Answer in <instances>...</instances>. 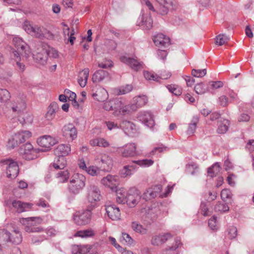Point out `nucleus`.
<instances>
[{
    "label": "nucleus",
    "mask_w": 254,
    "mask_h": 254,
    "mask_svg": "<svg viewBox=\"0 0 254 254\" xmlns=\"http://www.w3.org/2000/svg\"><path fill=\"white\" fill-rule=\"evenodd\" d=\"M120 152L123 157L128 158L139 154L136 150V145L134 143H129L120 148Z\"/></svg>",
    "instance_id": "12"
},
{
    "label": "nucleus",
    "mask_w": 254,
    "mask_h": 254,
    "mask_svg": "<svg viewBox=\"0 0 254 254\" xmlns=\"http://www.w3.org/2000/svg\"><path fill=\"white\" fill-rule=\"evenodd\" d=\"M156 46L158 47H166L169 45L170 39L163 34L159 33L155 35L153 39Z\"/></svg>",
    "instance_id": "25"
},
{
    "label": "nucleus",
    "mask_w": 254,
    "mask_h": 254,
    "mask_svg": "<svg viewBox=\"0 0 254 254\" xmlns=\"http://www.w3.org/2000/svg\"><path fill=\"white\" fill-rule=\"evenodd\" d=\"M92 209H87L82 212L75 213L73 216L74 223L79 226L85 225L89 223L91 218Z\"/></svg>",
    "instance_id": "6"
},
{
    "label": "nucleus",
    "mask_w": 254,
    "mask_h": 254,
    "mask_svg": "<svg viewBox=\"0 0 254 254\" xmlns=\"http://www.w3.org/2000/svg\"><path fill=\"white\" fill-rule=\"evenodd\" d=\"M192 75L196 77H201L204 76L206 74V69H193L191 71Z\"/></svg>",
    "instance_id": "60"
},
{
    "label": "nucleus",
    "mask_w": 254,
    "mask_h": 254,
    "mask_svg": "<svg viewBox=\"0 0 254 254\" xmlns=\"http://www.w3.org/2000/svg\"><path fill=\"white\" fill-rule=\"evenodd\" d=\"M10 242L16 245L22 242V236L18 230L13 231V233L10 235Z\"/></svg>",
    "instance_id": "45"
},
{
    "label": "nucleus",
    "mask_w": 254,
    "mask_h": 254,
    "mask_svg": "<svg viewBox=\"0 0 254 254\" xmlns=\"http://www.w3.org/2000/svg\"><path fill=\"white\" fill-rule=\"evenodd\" d=\"M167 88L171 93L176 96H180L182 93V88L177 85H168Z\"/></svg>",
    "instance_id": "48"
},
{
    "label": "nucleus",
    "mask_w": 254,
    "mask_h": 254,
    "mask_svg": "<svg viewBox=\"0 0 254 254\" xmlns=\"http://www.w3.org/2000/svg\"><path fill=\"white\" fill-rule=\"evenodd\" d=\"M109 73L104 70H97L92 76V81L94 83L99 82L108 77Z\"/></svg>",
    "instance_id": "34"
},
{
    "label": "nucleus",
    "mask_w": 254,
    "mask_h": 254,
    "mask_svg": "<svg viewBox=\"0 0 254 254\" xmlns=\"http://www.w3.org/2000/svg\"><path fill=\"white\" fill-rule=\"evenodd\" d=\"M10 97V93L8 90L0 89V100L1 102H6L9 99Z\"/></svg>",
    "instance_id": "54"
},
{
    "label": "nucleus",
    "mask_w": 254,
    "mask_h": 254,
    "mask_svg": "<svg viewBox=\"0 0 254 254\" xmlns=\"http://www.w3.org/2000/svg\"><path fill=\"white\" fill-rule=\"evenodd\" d=\"M30 35L40 39H52L54 37L53 34L47 29L36 25H34Z\"/></svg>",
    "instance_id": "13"
},
{
    "label": "nucleus",
    "mask_w": 254,
    "mask_h": 254,
    "mask_svg": "<svg viewBox=\"0 0 254 254\" xmlns=\"http://www.w3.org/2000/svg\"><path fill=\"white\" fill-rule=\"evenodd\" d=\"M62 131L63 136L67 139L72 141L77 137V129L72 124L64 125L63 127Z\"/></svg>",
    "instance_id": "15"
},
{
    "label": "nucleus",
    "mask_w": 254,
    "mask_h": 254,
    "mask_svg": "<svg viewBox=\"0 0 254 254\" xmlns=\"http://www.w3.org/2000/svg\"><path fill=\"white\" fill-rule=\"evenodd\" d=\"M47 52L43 50L41 53L33 55V58L41 64H44L47 60Z\"/></svg>",
    "instance_id": "44"
},
{
    "label": "nucleus",
    "mask_w": 254,
    "mask_h": 254,
    "mask_svg": "<svg viewBox=\"0 0 254 254\" xmlns=\"http://www.w3.org/2000/svg\"><path fill=\"white\" fill-rule=\"evenodd\" d=\"M101 171L102 170L100 168L96 166L91 165L88 167V169L86 172L91 176L98 177L100 176Z\"/></svg>",
    "instance_id": "43"
},
{
    "label": "nucleus",
    "mask_w": 254,
    "mask_h": 254,
    "mask_svg": "<svg viewBox=\"0 0 254 254\" xmlns=\"http://www.w3.org/2000/svg\"><path fill=\"white\" fill-rule=\"evenodd\" d=\"M120 183V178L117 175H108L101 180V184L112 190H116Z\"/></svg>",
    "instance_id": "10"
},
{
    "label": "nucleus",
    "mask_w": 254,
    "mask_h": 254,
    "mask_svg": "<svg viewBox=\"0 0 254 254\" xmlns=\"http://www.w3.org/2000/svg\"><path fill=\"white\" fill-rule=\"evenodd\" d=\"M216 211L226 212L229 211V208L226 204L218 202L214 207Z\"/></svg>",
    "instance_id": "55"
},
{
    "label": "nucleus",
    "mask_w": 254,
    "mask_h": 254,
    "mask_svg": "<svg viewBox=\"0 0 254 254\" xmlns=\"http://www.w3.org/2000/svg\"><path fill=\"white\" fill-rule=\"evenodd\" d=\"M59 110V107L58 103L55 102L51 103L49 106L45 115L46 119L48 121H52L55 118L56 114Z\"/></svg>",
    "instance_id": "23"
},
{
    "label": "nucleus",
    "mask_w": 254,
    "mask_h": 254,
    "mask_svg": "<svg viewBox=\"0 0 254 254\" xmlns=\"http://www.w3.org/2000/svg\"><path fill=\"white\" fill-rule=\"evenodd\" d=\"M120 60L122 62L128 65L132 69L137 71L142 67V63L139 62L137 60L127 57L126 56H122Z\"/></svg>",
    "instance_id": "21"
},
{
    "label": "nucleus",
    "mask_w": 254,
    "mask_h": 254,
    "mask_svg": "<svg viewBox=\"0 0 254 254\" xmlns=\"http://www.w3.org/2000/svg\"><path fill=\"white\" fill-rule=\"evenodd\" d=\"M223 83L221 81H210L208 83V88L212 90L217 89L223 86Z\"/></svg>",
    "instance_id": "57"
},
{
    "label": "nucleus",
    "mask_w": 254,
    "mask_h": 254,
    "mask_svg": "<svg viewBox=\"0 0 254 254\" xmlns=\"http://www.w3.org/2000/svg\"><path fill=\"white\" fill-rule=\"evenodd\" d=\"M221 170V167L219 163H215L211 167L208 169V174L211 177L216 176Z\"/></svg>",
    "instance_id": "46"
},
{
    "label": "nucleus",
    "mask_w": 254,
    "mask_h": 254,
    "mask_svg": "<svg viewBox=\"0 0 254 254\" xmlns=\"http://www.w3.org/2000/svg\"><path fill=\"white\" fill-rule=\"evenodd\" d=\"M56 178L60 183L66 182L69 179V173L67 170L60 171L56 174Z\"/></svg>",
    "instance_id": "42"
},
{
    "label": "nucleus",
    "mask_w": 254,
    "mask_h": 254,
    "mask_svg": "<svg viewBox=\"0 0 254 254\" xmlns=\"http://www.w3.org/2000/svg\"><path fill=\"white\" fill-rule=\"evenodd\" d=\"M153 21L150 14H142L138 17L137 24L143 30H149L152 27Z\"/></svg>",
    "instance_id": "18"
},
{
    "label": "nucleus",
    "mask_w": 254,
    "mask_h": 254,
    "mask_svg": "<svg viewBox=\"0 0 254 254\" xmlns=\"http://www.w3.org/2000/svg\"><path fill=\"white\" fill-rule=\"evenodd\" d=\"M12 206L18 213L29 210L32 207V204L24 203L19 200H14L12 202Z\"/></svg>",
    "instance_id": "28"
},
{
    "label": "nucleus",
    "mask_w": 254,
    "mask_h": 254,
    "mask_svg": "<svg viewBox=\"0 0 254 254\" xmlns=\"http://www.w3.org/2000/svg\"><path fill=\"white\" fill-rule=\"evenodd\" d=\"M89 69L88 68L83 69L79 73L78 82L80 86L84 87L86 86L89 76Z\"/></svg>",
    "instance_id": "35"
},
{
    "label": "nucleus",
    "mask_w": 254,
    "mask_h": 254,
    "mask_svg": "<svg viewBox=\"0 0 254 254\" xmlns=\"http://www.w3.org/2000/svg\"><path fill=\"white\" fill-rule=\"evenodd\" d=\"M172 237L173 235L170 233H160L152 238L151 243L153 246H160Z\"/></svg>",
    "instance_id": "19"
},
{
    "label": "nucleus",
    "mask_w": 254,
    "mask_h": 254,
    "mask_svg": "<svg viewBox=\"0 0 254 254\" xmlns=\"http://www.w3.org/2000/svg\"><path fill=\"white\" fill-rule=\"evenodd\" d=\"M1 163L6 165V174L8 178L14 179L18 176L19 170L17 162L11 159H6L2 160Z\"/></svg>",
    "instance_id": "5"
},
{
    "label": "nucleus",
    "mask_w": 254,
    "mask_h": 254,
    "mask_svg": "<svg viewBox=\"0 0 254 254\" xmlns=\"http://www.w3.org/2000/svg\"><path fill=\"white\" fill-rule=\"evenodd\" d=\"M199 212L204 216L210 215V212L209 211L206 204L204 202L201 203Z\"/></svg>",
    "instance_id": "61"
},
{
    "label": "nucleus",
    "mask_w": 254,
    "mask_h": 254,
    "mask_svg": "<svg viewBox=\"0 0 254 254\" xmlns=\"http://www.w3.org/2000/svg\"><path fill=\"white\" fill-rule=\"evenodd\" d=\"M133 163L141 167H148L153 164L154 161L151 159H142L133 161Z\"/></svg>",
    "instance_id": "50"
},
{
    "label": "nucleus",
    "mask_w": 254,
    "mask_h": 254,
    "mask_svg": "<svg viewBox=\"0 0 254 254\" xmlns=\"http://www.w3.org/2000/svg\"><path fill=\"white\" fill-rule=\"evenodd\" d=\"M106 211L109 217L112 220L120 219V210L116 205L112 204L106 205Z\"/></svg>",
    "instance_id": "20"
},
{
    "label": "nucleus",
    "mask_w": 254,
    "mask_h": 254,
    "mask_svg": "<svg viewBox=\"0 0 254 254\" xmlns=\"http://www.w3.org/2000/svg\"><path fill=\"white\" fill-rule=\"evenodd\" d=\"M160 4L159 12L161 15H165L169 9L172 6V0H156Z\"/></svg>",
    "instance_id": "27"
},
{
    "label": "nucleus",
    "mask_w": 254,
    "mask_h": 254,
    "mask_svg": "<svg viewBox=\"0 0 254 254\" xmlns=\"http://www.w3.org/2000/svg\"><path fill=\"white\" fill-rule=\"evenodd\" d=\"M96 160L97 162L101 165V167L105 170L111 169L113 165L112 158L106 154L99 155Z\"/></svg>",
    "instance_id": "17"
},
{
    "label": "nucleus",
    "mask_w": 254,
    "mask_h": 254,
    "mask_svg": "<svg viewBox=\"0 0 254 254\" xmlns=\"http://www.w3.org/2000/svg\"><path fill=\"white\" fill-rule=\"evenodd\" d=\"M101 192L98 186L91 184L86 188V200L92 207H94L96 202L100 201Z\"/></svg>",
    "instance_id": "3"
},
{
    "label": "nucleus",
    "mask_w": 254,
    "mask_h": 254,
    "mask_svg": "<svg viewBox=\"0 0 254 254\" xmlns=\"http://www.w3.org/2000/svg\"><path fill=\"white\" fill-rule=\"evenodd\" d=\"M137 118L138 121L148 127L151 128L155 125L153 115L149 111L140 112L137 115Z\"/></svg>",
    "instance_id": "11"
},
{
    "label": "nucleus",
    "mask_w": 254,
    "mask_h": 254,
    "mask_svg": "<svg viewBox=\"0 0 254 254\" xmlns=\"http://www.w3.org/2000/svg\"><path fill=\"white\" fill-rule=\"evenodd\" d=\"M86 177L82 174L75 173L69 178L67 185V190L71 194H79L85 186Z\"/></svg>",
    "instance_id": "2"
},
{
    "label": "nucleus",
    "mask_w": 254,
    "mask_h": 254,
    "mask_svg": "<svg viewBox=\"0 0 254 254\" xmlns=\"http://www.w3.org/2000/svg\"><path fill=\"white\" fill-rule=\"evenodd\" d=\"M93 97L99 102H103L107 99L108 94L106 90L100 88L92 95Z\"/></svg>",
    "instance_id": "33"
},
{
    "label": "nucleus",
    "mask_w": 254,
    "mask_h": 254,
    "mask_svg": "<svg viewBox=\"0 0 254 254\" xmlns=\"http://www.w3.org/2000/svg\"><path fill=\"white\" fill-rule=\"evenodd\" d=\"M13 44L17 48V51L19 56L21 55L22 56L27 58L31 54L29 47L21 38L19 37H15L13 39Z\"/></svg>",
    "instance_id": "7"
},
{
    "label": "nucleus",
    "mask_w": 254,
    "mask_h": 254,
    "mask_svg": "<svg viewBox=\"0 0 254 254\" xmlns=\"http://www.w3.org/2000/svg\"><path fill=\"white\" fill-rule=\"evenodd\" d=\"M31 136V132L28 130H23L19 131L14 135V139L18 141L19 143L25 141Z\"/></svg>",
    "instance_id": "30"
},
{
    "label": "nucleus",
    "mask_w": 254,
    "mask_h": 254,
    "mask_svg": "<svg viewBox=\"0 0 254 254\" xmlns=\"http://www.w3.org/2000/svg\"><path fill=\"white\" fill-rule=\"evenodd\" d=\"M143 75L145 78L147 80L159 81V76L152 72L145 71L143 72Z\"/></svg>",
    "instance_id": "51"
},
{
    "label": "nucleus",
    "mask_w": 254,
    "mask_h": 254,
    "mask_svg": "<svg viewBox=\"0 0 254 254\" xmlns=\"http://www.w3.org/2000/svg\"><path fill=\"white\" fill-rule=\"evenodd\" d=\"M37 142L40 146L45 148L40 149V152H45L49 150L51 146L56 143V140L50 135H45L38 138Z\"/></svg>",
    "instance_id": "9"
},
{
    "label": "nucleus",
    "mask_w": 254,
    "mask_h": 254,
    "mask_svg": "<svg viewBox=\"0 0 254 254\" xmlns=\"http://www.w3.org/2000/svg\"><path fill=\"white\" fill-rule=\"evenodd\" d=\"M47 238L44 234L39 235L38 236H34L32 238V242L34 244H38L45 240H47Z\"/></svg>",
    "instance_id": "63"
},
{
    "label": "nucleus",
    "mask_w": 254,
    "mask_h": 254,
    "mask_svg": "<svg viewBox=\"0 0 254 254\" xmlns=\"http://www.w3.org/2000/svg\"><path fill=\"white\" fill-rule=\"evenodd\" d=\"M103 108L106 111H113L115 116L125 115L132 112L129 104L126 105L121 99L115 98L105 102Z\"/></svg>",
    "instance_id": "1"
},
{
    "label": "nucleus",
    "mask_w": 254,
    "mask_h": 254,
    "mask_svg": "<svg viewBox=\"0 0 254 254\" xmlns=\"http://www.w3.org/2000/svg\"><path fill=\"white\" fill-rule=\"evenodd\" d=\"M34 26V25L31 24L30 21L26 20L23 22L22 28L27 33L30 34Z\"/></svg>",
    "instance_id": "59"
},
{
    "label": "nucleus",
    "mask_w": 254,
    "mask_h": 254,
    "mask_svg": "<svg viewBox=\"0 0 254 254\" xmlns=\"http://www.w3.org/2000/svg\"><path fill=\"white\" fill-rule=\"evenodd\" d=\"M66 165V161L63 156H58L53 164V166L56 169H63Z\"/></svg>",
    "instance_id": "38"
},
{
    "label": "nucleus",
    "mask_w": 254,
    "mask_h": 254,
    "mask_svg": "<svg viewBox=\"0 0 254 254\" xmlns=\"http://www.w3.org/2000/svg\"><path fill=\"white\" fill-rule=\"evenodd\" d=\"M117 193L116 200L119 203H125L126 202L127 191L124 188L115 190Z\"/></svg>",
    "instance_id": "40"
},
{
    "label": "nucleus",
    "mask_w": 254,
    "mask_h": 254,
    "mask_svg": "<svg viewBox=\"0 0 254 254\" xmlns=\"http://www.w3.org/2000/svg\"><path fill=\"white\" fill-rule=\"evenodd\" d=\"M195 92L198 94H203L208 91V88L204 87L202 83H199L196 84L194 88Z\"/></svg>",
    "instance_id": "53"
},
{
    "label": "nucleus",
    "mask_w": 254,
    "mask_h": 254,
    "mask_svg": "<svg viewBox=\"0 0 254 254\" xmlns=\"http://www.w3.org/2000/svg\"><path fill=\"white\" fill-rule=\"evenodd\" d=\"M19 152L24 159L31 160L38 157L40 149H34L30 143H26L20 147Z\"/></svg>",
    "instance_id": "4"
},
{
    "label": "nucleus",
    "mask_w": 254,
    "mask_h": 254,
    "mask_svg": "<svg viewBox=\"0 0 254 254\" xmlns=\"http://www.w3.org/2000/svg\"><path fill=\"white\" fill-rule=\"evenodd\" d=\"M186 170L189 173L194 175L198 172V166L196 163L192 162L187 165Z\"/></svg>",
    "instance_id": "49"
},
{
    "label": "nucleus",
    "mask_w": 254,
    "mask_h": 254,
    "mask_svg": "<svg viewBox=\"0 0 254 254\" xmlns=\"http://www.w3.org/2000/svg\"><path fill=\"white\" fill-rule=\"evenodd\" d=\"M90 247L88 245H73L71 247L72 254H85L89 252Z\"/></svg>",
    "instance_id": "36"
},
{
    "label": "nucleus",
    "mask_w": 254,
    "mask_h": 254,
    "mask_svg": "<svg viewBox=\"0 0 254 254\" xmlns=\"http://www.w3.org/2000/svg\"><path fill=\"white\" fill-rule=\"evenodd\" d=\"M95 233L94 231L91 229H88L84 230L77 231L75 234V237H79L82 238H86L91 237L94 236Z\"/></svg>",
    "instance_id": "41"
},
{
    "label": "nucleus",
    "mask_w": 254,
    "mask_h": 254,
    "mask_svg": "<svg viewBox=\"0 0 254 254\" xmlns=\"http://www.w3.org/2000/svg\"><path fill=\"white\" fill-rule=\"evenodd\" d=\"M26 108V103L24 99L17 98L12 103L11 108L13 112H21Z\"/></svg>",
    "instance_id": "32"
},
{
    "label": "nucleus",
    "mask_w": 254,
    "mask_h": 254,
    "mask_svg": "<svg viewBox=\"0 0 254 254\" xmlns=\"http://www.w3.org/2000/svg\"><path fill=\"white\" fill-rule=\"evenodd\" d=\"M25 230L26 232L29 233L43 232L46 234V235H44L47 237V239L49 237L55 235L56 232V231L53 228H49L47 229L43 230V229L40 227H31L30 226H26L25 228Z\"/></svg>",
    "instance_id": "22"
},
{
    "label": "nucleus",
    "mask_w": 254,
    "mask_h": 254,
    "mask_svg": "<svg viewBox=\"0 0 254 254\" xmlns=\"http://www.w3.org/2000/svg\"><path fill=\"white\" fill-rule=\"evenodd\" d=\"M131 228L135 233L140 235H146L148 232L147 227L143 226L138 222L135 221L131 222Z\"/></svg>",
    "instance_id": "29"
},
{
    "label": "nucleus",
    "mask_w": 254,
    "mask_h": 254,
    "mask_svg": "<svg viewBox=\"0 0 254 254\" xmlns=\"http://www.w3.org/2000/svg\"><path fill=\"white\" fill-rule=\"evenodd\" d=\"M198 120L197 118L193 119V120L191 121V123L190 124L188 129L187 130V133L189 135L192 134L196 129V124L197 123Z\"/></svg>",
    "instance_id": "56"
},
{
    "label": "nucleus",
    "mask_w": 254,
    "mask_h": 254,
    "mask_svg": "<svg viewBox=\"0 0 254 254\" xmlns=\"http://www.w3.org/2000/svg\"><path fill=\"white\" fill-rule=\"evenodd\" d=\"M12 57L15 58L16 62L15 67L19 72H23L25 68V65L20 62V58L19 57V54L17 52H13Z\"/></svg>",
    "instance_id": "39"
},
{
    "label": "nucleus",
    "mask_w": 254,
    "mask_h": 254,
    "mask_svg": "<svg viewBox=\"0 0 254 254\" xmlns=\"http://www.w3.org/2000/svg\"><path fill=\"white\" fill-rule=\"evenodd\" d=\"M90 144L92 146H98L106 148L110 145L108 141L102 137H96L90 140Z\"/></svg>",
    "instance_id": "31"
},
{
    "label": "nucleus",
    "mask_w": 254,
    "mask_h": 254,
    "mask_svg": "<svg viewBox=\"0 0 254 254\" xmlns=\"http://www.w3.org/2000/svg\"><path fill=\"white\" fill-rule=\"evenodd\" d=\"M148 101V98L145 95H139L133 97L129 104L132 112L145 106Z\"/></svg>",
    "instance_id": "14"
},
{
    "label": "nucleus",
    "mask_w": 254,
    "mask_h": 254,
    "mask_svg": "<svg viewBox=\"0 0 254 254\" xmlns=\"http://www.w3.org/2000/svg\"><path fill=\"white\" fill-rule=\"evenodd\" d=\"M120 127L124 130L125 133L128 135H132L136 130L134 124L127 120L122 121L120 125Z\"/></svg>",
    "instance_id": "24"
},
{
    "label": "nucleus",
    "mask_w": 254,
    "mask_h": 254,
    "mask_svg": "<svg viewBox=\"0 0 254 254\" xmlns=\"http://www.w3.org/2000/svg\"><path fill=\"white\" fill-rule=\"evenodd\" d=\"M229 121L228 120L221 119L218 122L217 132L220 134L226 133L229 128Z\"/></svg>",
    "instance_id": "37"
},
{
    "label": "nucleus",
    "mask_w": 254,
    "mask_h": 254,
    "mask_svg": "<svg viewBox=\"0 0 254 254\" xmlns=\"http://www.w3.org/2000/svg\"><path fill=\"white\" fill-rule=\"evenodd\" d=\"M133 174L130 171L129 169L127 167V165L125 166L120 172V175L122 178H126L128 176H130Z\"/></svg>",
    "instance_id": "62"
},
{
    "label": "nucleus",
    "mask_w": 254,
    "mask_h": 254,
    "mask_svg": "<svg viewBox=\"0 0 254 254\" xmlns=\"http://www.w3.org/2000/svg\"><path fill=\"white\" fill-rule=\"evenodd\" d=\"M162 190V186L160 185H155L148 188L143 193L142 197L147 201L156 197Z\"/></svg>",
    "instance_id": "16"
},
{
    "label": "nucleus",
    "mask_w": 254,
    "mask_h": 254,
    "mask_svg": "<svg viewBox=\"0 0 254 254\" xmlns=\"http://www.w3.org/2000/svg\"><path fill=\"white\" fill-rule=\"evenodd\" d=\"M237 235V228L234 226H231L229 228L228 236L229 238L232 239L235 238Z\"/></svg>",
    "instance_id": "64"
},
{
    "label": "nucleus",
    "mask_w": 254,
    "mask_h": 254,
    "mask_svg": "<svg viewBox=\"0 0 254 254\" xmlns=\"http://www.w3.org/2000/svg\"><path fill=\"white\" fill-rule=\"evenodd\" d=\"M121 241L124 242L127 245H132L134 244V240L130 237V236L126 233H123L121 238Z\"/></svg>",
    "instance_id": "52"
},
{
    "label": "nucleus",
    "mask_w": 254,
    "mask_h": 254,
    "mask_svg": "<svg viewBox=\"0 0 254 254\" xmlns=\"http://www.w3.org/2000/svg\"><path fill=\"white\" fill-rule=\"evenodd\" d=\"M71 151L70 145L68 144H61L59 145L54 150V153L57 156H64L67 155Z\"/></svg>",
    "instance_id": "26"
},
{
    "label": "nucleus",
    "mask_w": 254,
    "mask_h": 254,
    "mask_svg": "<svg viewBox=\"0 0 254 254\" xmlns=\"http://www.w3.org/2000/svg\"><path fill=\"white\" fill-rule=\"evenodd\" d=\"M126 203L129 207H134L139 201L141 196L140 192L135 188H131L127 192Z\"/></svg>",
    "instance_id": "8"
},
{
    "label": "nucleus",
    "mask_w": 254,
    "mask_h": 254,
    "mask_svg": "<svg viewBox=\"0 0 254 254\" xmlns=\"http://www.w3.org/2000/svg\"><path fill=\"white\" fill-rule=\"evenodd\" d=\"M230 40V37L224 34H219L216 37L215 43L219 46H222L227 43Z\"/></svg>",
    "instance_id": "47"
},
{
    "label": "nucleus",
    "mask_w": 254,
    "mask_h": 254,
    "mask_svg": "<svg viewBox=\"0 0 254 254\" xmlns=\"http://www.w3.org/2000/svg\"><path fill=\"white\" fill-rule=\"evenodd\" d=\"M10 233L7 230L2 229L0 230V239L5 242L9 241L10 240Z\"/></svg>",
    "instance_id": "58"
}]
</instances>
